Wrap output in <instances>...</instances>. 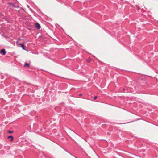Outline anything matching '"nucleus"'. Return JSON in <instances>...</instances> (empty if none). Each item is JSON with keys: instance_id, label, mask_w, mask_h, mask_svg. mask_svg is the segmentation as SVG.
<instances>
[{"instance_id": "obj_1", "label": "nucleus", "mask_w": 158, "mask_h": 158, "mask_svg": "<svg viewBox=\"0 0 158 158\" xmlns=\"http://www.w3.org/2000/svg\"><path fill=\"white\" fill-rule=\"evenodd\" d=\"M17 45H18V46L20 47H21L23 49L25 50H26V49L25 48V47L24 45V44H23V43H18V41H17Z\"/></svg>"}, {"instance_id": "obj_6", "label": "nucleus", "mask_w": 158, "mask_h": 158, "mask_svg": "<svg viewBox=\"0 0 158 158\" xmlns=\"http://www.w3.org/2000/svg\"><path fill=\"white\" fill-rule=\"evenodd\" d=\"M13 139H14L12 135H10V142L12 141L13 140Z\"/></svg>"}, {"instance_id": "obj_15", "label": "nucleus", "mask_w": 158, "mask_h": 158, "mask_svg": "<svg viewBox=\"0 0 158 158\" xmlns=\"http://www.w3.org/2000/svg\"><path fill=\"white\" fill-rule=\"evenodd\" d=\"M79 95H80V96H81V95H82V94H79Z\"/></svg>"}, {"instance_id": "obj_8", "label": "nucleus", "mask_w": 158, "mask_h": 158, "mask_svg": "<svg viewBox=\"0 0 158 158\" xmlns=\"http://www.w3.org/2000/svg\"><path fill=\"white\" fill-rule=\"evenodd\" d=\"M71 131H72L73 132H74L75 134H76L77 135V133H76V132H74V131H73L72 130L70 129H69Z\"/></svg>"}, {"instance_id": "obj_11", "label": "nucleus", "mask_w": 158, "mask_h": 158, "mask_svg": "<svg viewBox=\"0 0 158 158\" xmlns=\"http://www.w3.org/2000/svg\"><path fill=\"white\" fill-rule=\"evenodd\" d=\"M13 132V131H10V134L12 133Z\"/></svg>"}, {"instance_id": "obj_12", "label": "nucleus", "mask_w": 158, "mask_h": 158, "mask_svg": "<svg viewBox=\"0 0 158 158\" xmlns=\"http://www.w3.org/2000/svg\"><path fill=\"white\" fill-rule=\"evenodd\" d=\"M10 138V136H9L7 137V138L8 139Z\"/></svg>"}, {"instance_id": "obj_4", "label": "nucleus", "mask_w": 158, "mask_h": 158, "mask_svg": "<svg viewBox=\"0 0 158 158\" xmlns=\"http://www.w3.org/2000/svg\"><path fill=\"white\" fill-rule=\"evenodd\" d=\"M0 53L4 55L6 54V51L5 49H2L0 51Z\"/></svg>"}, {"instance_id": "obj_7", "label": "nucleus", "mask_w": 158, "mask_h": 158, "mask_svg": "<svg viewBox=\"0 0 158 158\" xmlns=\"http://www.w3.org/2000/svg\"><path fill=\"white\" fill-rule=\"evenodd\" d=\"M115 152L118 155H119V156H121V157H122L123 158L122 156H120V155H119V153H118V152Z\"/></svg>"}, {"instance_id": "obj_2", "label": "nucleus", "mask_w": 158, "mask_h": 158, "mask_svg": "<svg viewBox=\"0 0 158 158\" xmlns=\"http://www.w3.org/2000/svg\"><path fill=\"white\" fill-rule=\"evenodd\" d=\"M10 6H11L13 8H18L19 6V5L16 3H14L13 2H10Z\"/></svg>"}, {"instance_id": "obj_10", "label": "nucleus", "mask_w": 158, "mask_h": 158, "mask_svg": "<svg viewBox=\"0 0 158 158\" xmlns=\"http://www.w3.org/2000/svg\"><path fill=\"white\" fill-rule=\"evenodd\" d=\"M97 96H95L94 98V99H96L97 98Z\"/></svg>"}, {"instance_id": "obj_5", "label": "nucleus", "mask_w": 158, "mask_h": 158, "mask_svg": "<svg viewBox=\"0 0 158 158\" xmlns=\"http://www.w3.org/2000/svg\"><path fill=\"white\" fill-rule=\"evenodd\" d=\"M24 67H29L30 66V64L28 63H25L24 65Z\"/></svg>"}, {"instance_id": "obj_14", "label": "nucleus", "mask_w": 158, "mask_h": 158, "mask_svg": "<svg viewBox=\"0 0 158 158\" xmlns=\"http://www.w3.org/2000/svg\"><path fill=\"white\" fill-rule=\"evenodd\" d=\"M10 130H9V131H8V133H10Z\"/></svg>"}, {"instance_id": "obj_3", "label": "nucleus", "mask_w": 158, "mask_h": 158, "mask_svg": "<svg viewBox=\"0 0 158 158\" xmlns=\"http://www.w3.org/2000/svg\"><path fill=\"white\" fill-rule=\"evenodd\" d=\"M35 27L38 29H40L41 27L40 25L38 23H35Z\"/></svg>"}, {"instance_id": "obj_9", "label": "nucleus", "mask_w": 158, "mask_h": 158, "mask_svg": "<svg viewBox=\"0 0 158 158\" xmlns=\"http://www.w3.org/2000/svg\"><path fill=\"white\" fill-rule=\"evenodd\" d=\"M91 60L90 59H88L87 60V61L88 62H90V61H91Z\"/></svg>"}, {"instance_id": "obj_13", "label": "nucleus", "mask_w": 158, "mask_h": 158, "mask_svg": "<svg viewBox=\"0 0 158 158\" xmlns=\"http://www.w3.org/2000/svg\"><path fill=\"white\" fill-rule=\"evenodd\" d=\"M10 130H9V131H8V133H10Z\"/></svg>"}, {"instance_id": "obj_16", "label": "nucleus", "mask_w": 158, "mask_h": 158, "mask_svg": "<svg viewBox=\"0 0 158 158\" xmlns=\"http://www.w3.org/2000/svg\"><path fill=\"white\" fill-rule=\"evenodd\" d=\"M15 1H17V0H15Z\"/></svg>"}]
</instances>
